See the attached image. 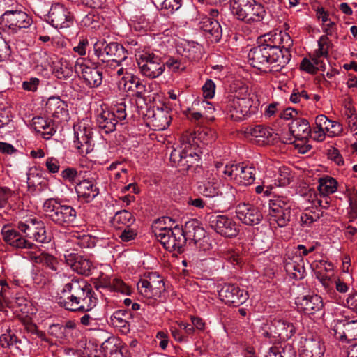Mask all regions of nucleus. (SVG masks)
<instances>
[{"label":"nucleus","mask_w":357,"mask_h":357,"mask_svg":"<svg viewBox=\"0 0 357 357\" xmlns=\"http://www.w3.org/2000/svg\"><path fill=\"white\" fill-rule=\"evenodd\" d=\"M42 222L36 218H29L24 221H20L17 227L25 234L26 237L31 239L33 234L39 227V223H42Z\"/></svg>","instance_id":"obj_48"},{"label":"nucleus","mask_w":357,"mask_h":357,"mask_svg":"<svg viewBox=\"0 0 357 357\" xmlns=\"http://www.w3.org/2000/svg\"><path fill=\"white\" fill-rule=\"evenodd\" d=\"M64 257L68 265L79 274L89 275L93 268V263L86 257L73 252L65 255Z\"/></svg>","instance_id":"obj_29"},{"label":"nucleus","mask_w":357,"mask_h":357,"mask_svg":"<svg viewBox=\"0 0 357 357\" xmlns=\"http://www.w3.org/2000/svg\"><path fill=\"white\" fill-rule=\"evenodd\" d=\"M248 1H230L229 8L231 13L237 19L244 20L248 18L247 9Z\"/></svg>","instance_id":"obj_52"},{"label":"nucleus","mask_w":357,"mask_h":357,"mask_svg":"<svg viewBox=\"0 0 357 357\" xmlns=\"http://www.w3.org/2000/svg\"><path fill=\"white\" fill-rule=\"evenodd\" d=\"M198 138L204 144H208L214 142L216 139L215 132L208 128H203L202 131L198 133Z\"/></svg>","instance_id":"obj_61"},{"label":"nucleus","mask_w":357,"mask_h":357,"mask_svg":"<svg viewBox=\"0 0 357 357\" xmlns=\"http://www.w3.org/2000/svg\"><path fill=\"white\" fill-rule=\"evenodd\" d=\"M298 309L307 314H314L323 310L324 303L317 294L298 297L296 301Z\"/></svg>","instance_id":"obj_27"},{"label":"nucleus","mask_w":357,"mask_h":357,"mask_svg":"<svg viewBox=\"0 0 357 357\" xmlns=\"http://www.w3.org/2000/svg\"><path fill=\"white\" fill-rule=\"evenodd\" d=\"M167 221L171 222L172 220L165 218L154 223L153 229L155 236L166 250L180 252L186 242L183 229L177 225L174 227H167L165 225Z\"/></svg>","instance_id":"obj_4"},{"label":"nucleus","mask_w":357,"mask_h":357,"mask_svg":"<svg viewBox=\"0 0 357 357\" xmlns=\"http://www.w3.org/2000/svg\"><path fill=\"white\" fill-rule=\"evenodd\" d=\"M106 169L109 172V176L111 180L121 183L128 181V169L124 162L114 161Z\"/></svg>","instance_id":"obj_37"},{"label":"nucleus","mask_w":357,"mask_h":357,"mask_svg":"<svg viewBox=\"0 0 357 357\" xmlns=\"http://www.w3.org/2000/svg\"><path fill=\"white\" fill-rule=\"evenodd\" d=\"M273 52L270 48H266L264 45H259L252 48L248 52V61L254 68L267 72H278L285 66H282L276 61L275 56H272Z\"/></svg>","instance_id":"obj_9"},{"label":"nucleus","mask_w":357,"mask_h":357,"mask_svg":"<svg viewBox=\"0 0 357 357\" xmlns=\"http://www.w3.org/2000/svg\"><path fill=\"white\" fill-rule=\"evenodd\" d=\"M292 206V202L287 197H278L270 199L268 214L270 225L276 224L279 227L286 226L290 221Z\"/></svg>","instance_id":"obj_11"},{"label":"nucleus","mask_w":357,"mask_h":357,"mask_svg":"<svg viewBox=\"0 0 357 357\" xmlns=\"http://www.w3.org/2000/svg\"><path fill=\"white\" fill-rule=\"evenodd\" d=\"M1 234L5 242L10 246L20 249H33L36 245L23 237L15 229L6 225L1 229Z\"/></svg>","instance_id":"obj_25"},{"label":"nucleus","mask_w":357,"mask_h":357,"mask_svg":"<svg viewBox=\"0 0 357 357\" xmlns=\"http://www.w3.org/2000/svg\"><path fill=\"white\" fill-rule=\"evenodd\" d=\"M262 45L270 48L276 61L282 66H286L290 61V50L293 46V40L289 34L284 31H271L261 38Z\"/></svg>","instance_id":"obj_3"},{"label":"nucleus","mask_w":357,"mask_h":357,"mask_svg":"<svg viewBox=\"0 0 357 357\" xmlns=\"http://www.w3.org/2000/svg\"><path fill=\"white\" fill-rule=\"evenodd\" d=\"M131 313L128 311L119 310L115 311L110 317L112 325L123 334H127L130 332V323Z\"/></svg>","instance_id":"obj_38"},{"label":"nucleus","mask_w":357,"mask_h":357,"mask_svg":"<svg viewBox=\"0 0 357 357\" xmlns=\"http://www.w3.org/2000/svg\"><path fill=\"white\" fill-rule=\"evenodd\" d=\"M32 126L34 130L40 133L45 139H50L56 132L53 124L43 117L36 116L32 119Z\"/></svg>","instance_id":"obj_41"},{"label":"nucleus","mask_w":357,"mask_h":357,"mask_svg":"<svg viewBox=\"0 0 357 357\" xmlns=\"http://www.w3.org/2000/svg\"><path fill=\"white\" fill-rule=\"evenodd\" d=\"M48 19L52 26L63 29L70 26L73 16L63 3L56 2L52 5L48 13Z\"/></svg>","instance_id":"obj_22"},{"label":"nucleus","mask_w":357,"mask_h":357,"mask_svg":"<svg viewBox=\"0 0 357 357\" xmlns=\"http://www.w3.org/2000/svg\"><path fill=\"white\" fill-rule=\"evenodd\" d=\"M31 278L33 283L38 287H44L49 281L48 275L43 270L36 269L32 271Z\"/></svg>","instance_id":"obj_57"},{"label":"nucleus","mask_w":357,"mask_h":357,"mask_svg":"<svg viewBox=\"0 0 357 357\" xmlns=\"http://www.w3.org/2000/svg\"><path fill=\"white\" fill-rule=\"evenodd\" d=\"M243 132L246 138L260 145L268 143L271 136V130L261 125L246 126Z\"/></svg>","instance_id":"obj_31"},{"label":"nucleus","mask_w":357,"mask_h":357,"mask_svg":"<svg viewBox=\"0 0 357 357\" xmlns=\"http://www.w3.org/2000/svg\"><path fill=\"white\" fill-rule=\"evenodd\" d=\"M319 207L313 206L312 209L306 208L301 215V225L303 227H309L312 223L319 220L322 212L318 209Z\"/></svg>","instance_id":"obj_49"},{"label":"nucleus","mask_w":357,"mask_h":357,"mask_svg":"<svg viewBox=\"0 0 357 357\" xmlns=\"http://www.w3.org/2000/svg\"><path fill=\"white\" fill-rule=\"evenodd\" d=\"M298 350L301 357H323L326 349L319 337L310 334L300 337Z\"/></svg>","instance_id":"obj_19"},{"label":"nucleus","mask_w":357,"mask_h":357,"mask_svg":"<svg viewBox=\"0 0 357 357\" xmlns=\"http://www.w3.org/2000/svg\"><path fill=\"white\" fill-rule=\"evenodd\" d=\"M236 214L238 219L246 225H258L262 220V214L252 204L240 203L236 207Z\"/></svg>","instance_id":"obj_24"},{"label":"nucleus","mask_w":357,"mask_h":357,"mask_svg":"<svg viewBox=\"0 0 357 357\" xmlns=\"http://www.w3.org/2000/svg\"><path fill=\"white\" fill-rule=\"evenodd\" d=\"M296 333L294 324L280 314L275 315L269 322L263 324L259 329L261 335L270 342L288 340Z\"/></svg>","instance_id":"obj_7"},{"label":"nucleus","mask_w":357,"mask_h":357,"mask_svg":"<svg viewBox=\"0 0 357 357\" xmlns=\"http://www.w3.org/2000/svg\"><path fill=\"white\" fill-rule=\"evenodd\" d=\"M200 159L197 142L190 136L183 137L180 144L172 151L170 161L175 167L188 169L197 164Z\"/></svg>","instance_id":"obj_6"},{"label":"nucleus","mask_w":357,"mask_h":357,"mask_svg":"<svg viewBox=\"0 0 357 357\" xmlns=\"http://www.w3.org/2000/svg\"><path fill=\"white\" fill-rule=\"evenodd\" d=\"M96 123L105 133H110L115 130L118 123L115 120L114 114L106 105H101L96 110Z\"/></svg>","instance_id":"obj_28"},{"label":"nucleus","mask_w":357,"mask_h":357,"mask_svg":"<svg viewBox=\"0 0 357 357\" xmlns=\"http://www.w3.org/2000/svg\"><path fill=\"white\" fill-rule=\"evenodd\" d=\"M122 349L120 340L110 337L101 344L100 351L104 357H122Z\"/></svg>","instance_id":"obj_39"},{"label":"nucleus","mask_w":357,"mask_h":357,"mask_svg":"<svg viewBox=\"0 0 357 357\" xmlns=\"http://www.w3.org/2000/svg\"><path fill=\"white\" fill-rule=\"evenodd\" d=\"M1 24L12 33L28 29L32 24V19L21 10H6L1 17Z\"/></svg>","instance_id":"obj_17"},{"label":"nucleus","mask_w":357,"mask_h":357,"mask_svg":"<svg viewBox=\"0 0 357 357\" xmlns=\"http://www.w3.org/2000/svg\"><path fill=\"white\" fill-rule=\"evenodd\" d=\"M75 191L78 197L86 202H90L99 194L96 185L89 179H84L77 184Z\"/></svg>","instance_id":"obj_33"},{"label":"nucleus","mask_w":357,"mask_h":357,"mask_svg":"<svg viewBox=\"0 0 357 357\" xmlns=\"http://www.w3.org/2000/svg\"><path fill=\"white\" fill-rule=\"evenodd\" d=\"M259 107V101L256 96L248 93V87L243 86L229 99L226 109L229 118L240 121L256 114Z\"/></svg>","instance_id":"obj_2"},{"label":"nucleus","mask_w":357,"mask_h":357,"mask_svg":"<svg viewBox=\"0 0 357 357\" xmlns=\"http://www.w3.org/2000/svg\"><path fill=\"white\" fill-rule=\"evenodd\" d=\"M337 181L330 176H324L318 180L319 193L310 192L308 201L315 207L327 208L329 206L328 196L337 190Z\"/></svg>","instance_id":"obj_12"},{"label":"nucleus","mask_w":357,"mask_h":357,"mask_svg":"<svg viewBox=\"0 0 357 357\" xmlns=\"http://www.w3.org/2000/svg\"><path fill=\"white\" fill-rule=\"evenodd\" d=\"M107 43L104 39L97 40L96 43L93 44V52L94 55L97 56L99 59L104 61L105 52V49H106Z\"/></svg>","instance_id":"obj_63"},{"label":"nucleus","mask_w":357,"mask_h":357,"mask_svg":"<svg viewBox=\"0 0 357 357\" xmlns=\"http://www.w3.org/2000/svg\"><path fill=\"white\" fill-rule=\"evenodd\" d=\"M117 84L120 90L136 97H142L145 91V86L132 73H127L126 79L119 80Z\"/></svg>","instance_id":"obj_30"},{"label":"nucleus","mask_w":357,"mask_h":357,"mask_svg":"<svg viewBox=\"0 0 357 357\" xmlns=\"http://www.w3.org/2000/svg\"><path fill=\"white\" fill-rule=\"evenodd\" d=\"M216 86L215 82L208 79L202 87V94L206 99H212L215 93Z\"/></svg>","instance_id":"obj_62"},{"label":"nucleus","mask_w":357,"mask_h":357,"mask_svg":"<svg viewBox=\"0 0 357 357\" xmlns=\"http://www.w3.org/2000/svg\"><path fill=\"white\" fill-rule=\"evenodd\" d=\"M13 128L12 115L10 109H0V130L4 129L5 132H10Z\"/></svg>","instance_id":"obj_54"},{"label":"nucleus","mask_w":357,"mask_h":357,"mask_svg":"<svg viewBox=\"0 0 357 357\" xmlns=\"http://www.w3.org/2000/svg\"><path fill=\"white\" fill-rule=\"evenodd\" d=\"M265 357H296V351L290 344L284 347H272Z\"/></svg>","instance_id":"obj_50"},{"label":"nucleus","mask_w":357,"mask_h":357,"mask_svg":"<svg viewBox=\"0 0 357 357\" xmlns=\"http://www.w3.org/2000/svg\"><path fill=\"white\" fill-rule=\"evenodd\" d=\"M333 330L334 335L341 341L351 342L357 339V319L345 321L335 319Z\"/></svg>","instance_id":"obj_23"},{"label":"nucleus","mask_w":357,"mask_h":357,"mask_svg":"<svg viewBox=\"0 0 357 357\" xmlns=\"http://www.w3.org/2000/svg\"><path fill=\"white\" fill-rule=\"evenodd\" d=\"M43 172L36 167H31L26 172V182L29 190H35L43 182Z\"/></svg>","instance_id":"obj_47"},{"label":"nucleus","mask_w":357,"mask_h":357,"mask_svg":"<svg viewBox=\"0 0 357 357\" xmlns=\"http://www.w3.org/2000/svg\"><path fill=\"white\" fill-rule=\"evenodd\" d=\"M42 209L45 217L59 227H68L77 218L76 210L72 206L64 204L57 198L45 199Z\"/></svg>","instance_id":"obj_5"},{"label":"nucleus","mask_w":357,"mask_h":357,"mask_svg":"<svg viewBox=\"0 0 357 357\" xmlns=\"http://www.w3.org/2000/svg\"><path fill=\"white\" fill-rule=\"evenodd\" d=\"M315 125L326 131L329 137L340 136L343 130L342 126L339 122L330 120L324 114L316 116Z\"/></svg>","instance_id":"obj_35"},{"label":"nucleus","mask_w":357,"mask_h":357,"mask_svg":"<svg viewBox=\"0 0 357 357\" xmlns=\"http://www.w3.org/2000/svg\"><path fill=\"white\" fill-rule=\"evenodd\" d=\"M292 180L289 168L268 166L265 172V184L268 187H283L289 185Z\"/></svg>","instance_id":"obj_21"},{"label":"nucleus","mask_w":357,"mask_h":357,"mask_svg":"<svg viewBox=\"0 0 357 357\" xmlns=\"http://www.w3.org/2000/svg\"><path fill=\"white\" fill-rule=\"evenodd\" d=\"M110 291L120 292L123 294H128L130 293L128 286L117 278H112V285Z\"/></svg>","instance_id":"obj_64"},{"label":"nucleus","mask_w":357,"mask_h":357,"mask_svg":"<svg viewBox=\"0 0 357 357\" xmlns=\"http://www.w3.org/2000/svg\"><path fill=\"white\" fill-rule=\"evenodd\" d=\"M247 9L248 22H260L264 17L266 11L259 1H248Z\"/></svg>","instance_id":"obj_44"},{"label":"nucleus","mask_w":357,"mask_h":357,"mask_svg":"<svg viewBox=\"0 0 357 357\" xmlns=\"http://www.w3.org/2000/svg\"><path fill=\"white\" fill-rule=\"evenodd\" d=\"M75 73L79 74L84 83L91 88L98 87L102 82V73L100 69L90 66L82 58L77 59L75 64Z\"/></svg>","instance_id":"obj_18"},{"label":"nucleus","mask_w":357,"mask_h":357,"mask_svg":"<svg viewBox=\"0 0 357 357\" xmlns=\"http://www.w3.org/2000/svg\"><path fill=\"white\" fill-rule=\"evenodd\" d=\"M17 341L16 335L11 333L10 329H7L6 333L0 336V344L2 347L8 348Z\"/></svg>","instance_id":"obj_59"},{"label":"nucleus","mask_w":357,"mask_h":357,"mask_svg":"<svg viewBox=\"0 0 357 357\" xmlns=\"http://www.w3.org/2000/svg\"><path fill=\"white\" fill-rule=\"evenodd\" d=\"M129 62H131L130 59H128L126 55L120 58V62L119 66H117L116 70L113 72V75L112 77V79L119 80L126 79V77L127 73H132L130 72V68H128V65Z\"/></svg>","instance_id":"obj_53"},{"label":"nucleus","mask_w":357,"mask_h":357,"mask_svg":"<svg viewBox=\"0 0 357 357\" xmlns=\"http://www.w3.org/2000/svg\"><path fill=\"white\" fill-rule=\"evenodd\" d=\"M176 52L190 61H197L202 58L204 48L195 41L183 40L177 44Z\"/></svg>","instance_id":"obj_26"},{"label":"nucleus","mask_w":357,"mask_h":357,"mask_svg":"<svg viewBox=\"0 0 357 357\" xmlns=\"http://www.w3.org/2000/svg\"><path fill=\"white\" fill-rule=\"evenodd\" d=\"M135 58L141 74L147 78H157L165 70L161 58L149 51H137L135 53Z\"/></svg>","instance_id":"obj_10"},{"label":"nucleus","mask_w":357,"mask_h":357,"mask_svg":"<svg viewBox=\"0 0 357 357\" xmlns=\"http://www.w3.org/2000/svg\"><path fill=\"white\" fill-rule=\"evenodd\" d=\"M45 111L54 118L66 120L68 110L66 103L59 97H50L45 104Z\"/></svg>","instance_id":"obj_32"},{"label":"nucleus","mask_w":357,"mask_h":357,"mask_svg":"<svg viewBox=\"0 0 357 357\" xmlns=\"http://www.w3.org/2000/svg\"><path fill=\"white\" fill-rule=\"evenodd\" d=\"M105 56H114L116 59L122 58L126 55V52L123 46L117 43H107Z\"/></svg>","instance_id":"obj_55"},{"label":"nucleus","mask_w":357,"mask_h":357,"mask_svg":"<svg viewBox=\"0 0 357 357\" xmlns=\"http://www.w3.org/2000/svg\"><path fill=\"white\" fill-rule=\"evenodd\" d=\"M74 146L82 155H86L93 151L92 129L90 121L86 119L77 123L73 126Z\"/></svg>","instance_id":"obj_14"},{"label":"nucleus","mask_w":357,"mask_h":357,"mask_svg":"<svg viewBox=\"0 0 357 357\" xmlns=\"http://www.w3.org/2000/svg\"><path fill=\"white\" fill-rule=\"evenodd\" d=\"M202 192L204 196L209 198H215V203L210 208L224 205L226 200L234 197V189L229 185H222L218 178H208L204 184Z\"/></svg>","instance_id":"obj_13"},{"label":"nucleus","mask_w":357,"mask_h":357,"mask_svg":"<svg viewBox=\"0 0 357 357\" xmlns=\"http://www.w3.org/2000/svg\"><path fill=\"white\" fill-rule=\"evenodd\" d=\"M208 224L215 233L226 238L236 237L239 233L236 221L227 215H211Z\"/></svg>","instance_id":"obj_15"},{"label":"nucleus","mask_w":357,"mask_h":357,"mask_svg":"<svg viewBox=\"0 0 357 357\" xmlns=\"http://www.w3.org/2000/svg\"><path fill=\"white\" fill-rule=\"evenodd\" d=\"M97 301L91 287L82 280H71L59 293L58 303L70 311L89 312Z\"/></svg>","instance_id":"obj_1"},{"label":"nucleus","mask_w":357,"mask_h":357,"mask_svg":"<svg viewBox=\"0 0 357 357\" xmlns=\"http://www.w3.org/2000/svg\"><path fill=\"white\" fill-rule=\"evenodd\" d=\"M75 66L69 61L61 59L54 65V73L59 79H68L73 75Z\"/></svg>","instance_id":"obj_43"},{"label":"nucleus","mask_w":357,"mask_h":357,"mask_svg":"<svg viewBox=\"0 0 357 357\" xmlns=\"http://www.w3.org/2000/svg\"><path fill=\"white\" fill-rule=\"evenodd\" d=\"M331 41L327 36H321L318 40V48L314 51L316 55L328 57V50L331 47Z\"/></svg>","instance_id":"obj_56"},{"label":"nucleus","mask_w":357,"mask_h":357,"mask_svg":"<svg viewBox=\"0 0 357 357\" xmlns=\"http://www.w3.org/2000/svg\"><path fill=\"white\" fill-rule=\"evenodd\" d=\"M199 27L203 31L209 34L208 36L213 42H218L222 34V30L219 22L212 17H204L199 23Z\"/></svg>","instance_id":"obj_34"},{"label":"nucleus","mask_w":357,"mask_h":357,"mask_svg":"<svg viewBox=\"0 0 357 357\" xmlns=\"http://www.w3.org/2000/svg\"><path fill=\"white\" fill-rule=\"evenodd\" d=\"M135 221L132 213L126 210L116 212L111 220L112 226L118 229H121L131 226Z\"/></svg>","instance_id":"obj_42"},{"label":"nucleus","mask_w":357,"mask_h":357,"mask_svg":"<svg viewBox=\"0 0 357 357\" xmlns=\"http://www.w3.org/2000/svg\"><path fill=\"white\" fill-rule=\"evenodd\" d=\"M213 172L226 180L234 181L241 185H248L255 181L257 170L253 167L243 164L224 165L222 162H216Z\"/></svg>","instance_id":"obj_8"},{"label":"nucleus","mask_w":357,"mask_h":357,"mask_svg":"<svg viewBox=\"0 0 357 357\" xmlns=\"http://www.w3.org/2000/svg\"><path fill=\"white\" fill-rule=\"evenodd\" d=\"M137 289L143 296L157 300L165 291V284L157 273H151L146 278L139 280Z\"/></svg>","instance_id":"obj_16"},{"label":"nucleus","mask_w":357,"mask_h":357,"mask_svg":"<svg viewBox=\"0 0 357 357\" xmlns=\"http://www.w3.org/2000/svg\"><path fill=\"white\" fill-rule=\"evenodd\" d=\"M151 121L155 130H164L169 127L171 116L167 112L158 109L154 112Z\"/></svg>","instance_id":"obj_45"},{"label":"nucleus","mask_w":357,"mask_h":357,"mask_svg":"<svg viewBox=\"0 0 357 357\" xmlns=\"http://www.w3.org/2000/svg\"><path fill=\"white\" fill-rule=\"evenodd\" d=\"M183 231V235L186 239L192 238L195 241L201 239V238L204 236L205 233L204 229L199 227L195 220L187 222Z\"/></svg>","instance_id":"obj_46"},{"label":"nucleus","mask_w":357,"mask_h":357,"mask_svg":"<svg viewBox=\"0 0 357 357\" xmlns=\"http://www.w3.org/2000/svg\"><path fill=\"white\" fill-rule=\"evenodd\" d=\"M310 252L307 248L303 245H298L288 252V256H291L297 261H304L303 257L307 256Z\"/></svg>","instance_id":"obj_58"},{"label":"nucleus","mask_w":357,"mask_h":357,"mask_svg":"<svg viewBox=\"0 0 357 357\" xmlns=\"http://www.w3.org/2000/svg\"><path fill=\"white\" fill-rule=\"evenodd\" d=\"M218 295L225 304L235 307L243 304L248 298L246 291L232 284H225L218 291Z\"/></svg>","instance_id":"obj_20"},{"label":"nucleus","mask_w":357,"mask_h":357,"mask_svg":"<svg viewBox=\"0 0 357 357\" xmlns=\"http://www.w3.org/2000/svg\"><path fill=\"white\" fill-rule=\"evenodd\" d=\"M284 269L287 274L295 280H301L305 275L304 261H297L288 255L284 261Z\"/></svg>","instance_id":"obj_40"},{"label":"nucleus","mask_w":357,"mask_h":357,"mask_svg":"<svg viewBox=\"0 0 357 357\" xmlns=\"http://www.w3.org/2000/svg\"><path fill=\"white\" fill-rule=\"evenodd\" d=\"M89 46V42L88 38L85 36H80L77 44L73 47V50L77 55L83 56L86 54Z\"/></svg>","instance_id":"obj_60"},{"label":"nucleus","mask_w":357,"mask_h":357,"mask_svg":"<svg viewBox=\"0 0 357 357\" xmlns=\"http://www.w3.org/2000/svg\"><path fill=\"white\" fill-rule=\"evenodd\" d=\"M289 132L295 139L303 140L309 137L311 128L305 119H295L289 125Z\"/></svg>","instance_id":"obj_36"},{"label":"nucleus","mask_w":357,"mask_h":357,"mask_svg":"<svg viewBox=\"0 0 357 357\" xmlns=\"http://www.w3.org/2000/svg\"><path fill=\"white\" fill-rule=\"evenodd\" d=\"M153 3L163 15L173 14L181 6V1H153Z\"/></svg>","instance_id":"obj_51"}]
</instances>
